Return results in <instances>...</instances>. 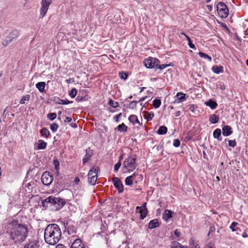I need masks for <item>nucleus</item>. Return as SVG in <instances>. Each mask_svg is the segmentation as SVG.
I'll return each instance as SVG.
<instances>
[{
    "label": "nucleus",
    "mask_w": 248,
    "mask_h": 248,
    "mask_svg": "<svg viewBox=\"0 0 248 248\" xmlns=\"http://www.w3.org/2000/svg\"><path fill=\"white\" fill-rule=\"evenodd\" d=\"M7 227L11 229L10 238L15 244H19L25 241L28 232L27 226L18 223L17 221L13 220L8 224Z\"/></svg>",
    "instance_id": "f257e3e1"
},
{
    "label": "nucleus",
    "mask_w": 248,
    "mask_h": 248,
    "mask_svg": "<svg viewBox=\"0 0 248 248\" xmlns=\"http://www.w3.org/2000/svg\"><path fill=\"white\" fill-rule=\"evenodd\" d=\"M62 236V231L59 226L56 224L48 225L45 230L44 239L49 245L57 244Z\"/></svg>",
    "instance_id": "f03ea898"
},
{
    "label": "nucleus",
    "mask_w": 248,
    "mask_h": 248,
    "mask_svg": "<svg viewBox=\"0 0 248 248\" xmlns=\"http://www.w3.org/2000/svg\"><path fill=\"white\" fill-rule=\"evenodd\" d=\"M98 170L99 168L97 167H93L89 170L88 180L90 184L94 185L96 184Z\"/></svg>",
    "instance_id": "7ed1b4c3"
},
{
    "label": "nucleus",
    "mask_w": 248,
    "mask_h": 248,
    "mask_svg": "<svg viewBox=\"0 0 248 248\" xmlns=\"http://www.w3.org/2000/svg\"><path fill=\"white\" fill-rule=\"evenodd\" d=\"M65 204V201L63 199L59 197H55L52 196L51 198V207L55 208V210H60Z\"/></svg>",
    "instance_id": "20e7f679"
},
{
    "label": "nucleus",
    "mask_w": 248,
    "mask_h": 248,
    "mask_svg": "<svg viewBox=\"0 0 248 248\" xmlns=\"http://www.w3.org/2000/svg\"><path fill=\"white\" fill-rule=\"evenodd\" d=\"M136 159L132 156L125 160L124 163V168L129 171H133L136 167Z\"/></svg>",
    "instance_id": "39448f33"
},
{
    "label": "nucleus",
    "mask_w": 248,
    "mask_h": 248,
    "mask_svg": "<svg viewBox=\"0 0 248 248\" xmlns=\"http://www.w3.org/2000/svg\"><path fill=\"white\" fill-rule=\"evenodd\" d=\"M217 11L219 16L222 18L227 17L229 14V10L227 6L222 2L217 4Z\"/></svg>",
    "instance_id": "423d86ee"
},
{
    "label": "nucleus",
    "mask_w": 248,
    "mask_h": 248,
    "mask_svg": "<svg viewBox=\"0 0 248 248\" xmlns=\"http://www.w3.org/2000/svg\"><path fill=\"white\" fill-rule=\"evenodd\" d=\"M52 0H42L40 18H43L45 16L51 4Z\"/></svg>",
    "instance_id": "0eeeda50"
},
{
    "label": "nucleus",
    "mask_w": 248,
    "mask_h": 248,
    "mask_svg": "<svg viewBox=\"0 0 248 248\" xmlns=\"http://www.w3.org/2000/svg\"><path fill=\"white\" fill-rule=\"evenodd\" d=\"M53 179V176L50 174V172H45L42 175V182L45 185H50L52 183Z\"/></svg>",
    "instance_id": "6e6552de"
},
{
    "label": "nucleus",
    "mask_w": 248,
    "mask_h": 248,
    "mask_svg": "<svg viewBox=\"0 0 248 248\" xmlns=\"http://www.w3.org/2000/svg\"><path fill=\"white\" fill-rule=\"evenodd\" d=\"M146 203L144 202L142 206H137L136 208V212L137 213L140 214V217L141 219H144L147 215V210L146 207Z\"/></svg>",
    "instance_id": "1a4fd4ad"
},
{
    "label": "nucleus",
    "mask_w": 248,
    "mask_h": 248,
    "mask_svg": "<svg viewBox=\"0 0 248 248\" xmlns=\"http://www.w3.org/2000/svg\"><path fill=\"white\" fill-rule=\"evenodd\" d=\"M112 181L116 188L119 192H122L124 191V186L122 181L118 177H114Z\"/></svg>",
    "instance_id": "9d476101"
},
{
    "label": "nucleus",
    "mask_w": 248,
    "mask_h": 248,
    "mask_svg": "<svg viewBox=\"0 0 248 248\" xmlns=\"http://www.w3.org/2000/svg\"><path fill=\"white\" fill-rule=\"evenodd\" d=\"M144 64L148 68H154L155 65V58L149 57L144 61Z\"/></svg>",
    "instance_id": "9b49d317"
},
{
    "label": "nucleus",
    "mask_w": 248,
    "mask_h": 248,
    "mask_svg": "<svg viewBox=\"0 0 248 248\" xmlns=\"http://www.w3.org/2000/svg\"><path fill=\"white\" fill-rule=\"evenodd\" d=\"M71 248H85V247L81 240L78 238L76 239L72 243Z\"/></svg>",
    "instance_id": "f8f14e48"
},
{
    "label": "nucleus",
    "mask_w": 248,
    "mask_h": 248,
    "mask_svg": "<svg viewBox=\"0 0 248 248\" xmlns=\"http://www.w3.org/2000/svg\"><path fill=\"white\" fill-rule=\"evenodd\" d=\"M174 212L169 210H165L163 214V218L166 221H168L169 219L172 217Z\"/></svg>",
    "instance_id": "ddd939ff"
},
{
    "label": "nucleus",
    "mask_w": 248,
    "mask_h": 248,
    "mask_svg": "<svg viewBox=\"0 0 248 248\" xmlns=\"http://www.w3.org/2000/svg\"><path fill=\"white\" fill-rule=\"evenodd\" d=\"M232 128L228 125H225L222 128V134L224 136H228L232 134Z\"/></svg>",
    "instance_id": "4468645a"
},
{
    "label": "nucleus",
    "mask_w": 248,
    "mask_h": 248,
    "mask_svg": "<svg viewBox=\"0 0 248 248\" xmlns=\"http://www.w3.org/2000/svg\"><path fill=\"white\" fill-rule=\"evenodd\" d=\"M39 242L36 241H30L26 243L24 248H38Z\"/></svg>",
    "instance_id": "2eb2a0df"
},
{
    "label": "nucleus",
    "mask_w": 248,
    "mask_h": 248,
    "mask_svg": "<svg viewBox=\"0 0 248 248\" xmlns=\"http://www.w3.org/2000/svg\"><path fill=\"white\" fill-rule=\"evenodd\" d=\"M51 196H49L44 200H42V205L44 207H51Z\"/></svg>",
    "instance_id": "dca6fc26"
},
{
    "label": "nucleus",
    "mask_w": 248,
    "mask_h": 248,
    "mask_svg": "<svg viewBox=\"0 0 248 248\" xmlns=\"http://www.w3.org/2000/svg\"><path fill=\"white\" fill-rule=\"evenodd\" d=\"M19 33L17 30L12 31L9 34L8 38L9 39V42L11 41L13 39L17 38L18 36Z\"/></svg>",
    "instance_id": "f3484780"
},
{
    "label": "nucleus",
    "mask_w": 248,
    "mask_h": 248,
    "mask_svg": "<svg viewBox=\"0 0 248 248\" xmlns=\"http://www.w3.org/2000/svg\"><path fill=\"white\" fill-rule=\"evenodd\" d=\"M178 103L182 102L186 100V94L182 92H179L176 94Z\"/></svg>",
    "instance_id": "a211bd4d"
},
{
    "label": "nucleus",
    "mask_w": 248,
    "mask_h": 248,
    "mask_svg": "<svg viewBox=\"0 0 248 248\" xmlns=\"http://www.w3.org/2000/svg\"><path fill=\"white\" fill-rule=\"evenodd\" d=\"M189 248H200L198 243L193 237H191L189 241Z\"/></svg>",
    "instance_id": "6ab92c4d"
},
{
    "label": "nucleus",
    "mask_w": 248,
    "mask_h": 248,
    "mask_svg": "<svg viewBox=\"0 0 248 248\" xmlns=\"http://www.w3.org/2000/svg\"><path fill=\"white\" fill-rule=\"evenodd\" d=\"M205 104L206 106L209 107L212 109H215L217 106V104L212 99H210L208 101L205 102Z\"/></svg>",
    "instance_id": "aec40b11"
},
{
    "label": "nucleus",
    "mask_w": 248,
    "mask_h": 248,
    "mask_svg": "<svg viewBox=\"0 0 248 248\" xmlns=\"http://www.w3.org/2000/svg\"><path fill=\"white\" fill-rule=\"evenodd\" d=\"M159 62V61L156 59V69H159L160 71L164 69L167 67H168L169 66H171L172 64H159L158 63Z\"/></svg>",
    "instance_id": "412c9836"
},
{
    "label": "nucleus",
    "mask_w": 248,
    "mask_h": 248,
    "mask_svg": "<svg viewBox=\"0 0 248 248\" xmlns=\"http://www.w3.org/2000/svg\"><path fill=\"white\" fill-rule=\"evenodd\" d=\"M135 176V174H133L132 175L128 176L125 178V183L126 185L130 186L133 184L134 178Z\"/></svg>",
    "instance_id": "4be33fe9"
},
{
    "label": "nucleus",
    "mask_w": 248,
    "mask_h": 248,
    "mask_svg": "<svg viewBox=\"0 0 248 248\" xmlns=\"http://www.w3.org/2000/svg\"><path fill=\"white\" fill-rule=\"evenodd\" d=\"M170 248H187V247L182 245L179 242L173 241L170 245Z\"/></svg>",
    "instance_id": "5701e85b"
},
{
    "label": "nucleus",
    "mask_w": 248,
    "mask_h": 248,
    "mask_svg": "<svg viewBox=\"0 0 248 248\" xmlns=\"http://www.w3.org/2000/svg\"><path fill=\"white\" fill-rule=\"evenodd\" d=\"M46 85L45 82H39L36 84V87L40 92H43L45 91Z\"/></svg>",
    "instance_id": "b1692460"
},
{
    "label": "nucleus",
    "mask_w": 248,
    "mask_h": 248,
    "mask_svg": "<svg viewBox=\"0 0 248 248\" xmlns=\"http://www.w3.org/2000/svg\"><path fill=\"white\" fill-rule=\"evenodd\" d=\"M128 120H129V121L131 123H132L134 124H140V122L138 119L137 116L135 115H131L129 117Z\"/></svg>",
    "instance_id": "393cba45"
},
{
    "label": "nucleus",
    "mask_w": 248,
    "mask_h": 248,
    "mask_svg": "<svg viewBox=\"0 0 248 248\" xmlns=\"http://www.w3.org/2000/svg\"><path fill=\"white\" fill-rule=\"evenodd\" d=\"M212 71L216 74H219L223 72V67L221 66L214 65L212 67Z\"/></svg>",
    "instance_id": "a878e982"
},
{
    "label": "nucleus",
    "mask_w": 248,
    "mask_h": 248,
    "mask_svg": "<svg viewBox=\"0 0 248 248\" xmlns=\"http://www.w3.org/2000/svg\"><path fill=\"white\" fill-rule=\"evenodd\" d=\"M65 228L67 229L69 234L75 232L76 231V229L74 226L73 225H69L68 223H67L65 226Z\"/></svg>",
    "instance_id": "bb28decb"
},
{
    "label": "nucleus",
    "mask_w": 248,
    "mask_h": 248,
    "mask_svg": "<svg viewBox=\"0 0 248 248\" xmlns=\"http://www.w3.org/2000/svg\"><path fill=\"white\" fill-rule=\"evenodd\" d=\"M46 142L42 140H39L37 144L38 149H45L46 146Z\"/></svg>",
    "instance_id": "cd10ccee"
},
{
    "label": "nucleus",
    "mask_w": 248,
    "mask_h": 248,
    "mask_svg": "<svg viewBox=\"0 0 248 248\" xmlns=\"http://www.w3.org/2000/svg\"><path fill=\"white\" fill-rule=\"evenodd\" d=\"M167 131L168 128L166 126H161L159 127L157 132L159 135H164L167 132Z\"/></svg>",
    "instance_id": "c85d7f7f"
},
{
    "label": "nucleus",
    "mask_w": 248,
    "mask_h": 248,
    "mask_svg": "<svg viewBox=\"0 0 248 248\" xmlns=\"http://www.w3.org/2000/svg\"><path fill=\"white\" fill-rule=\"evenodd\" d=\"M209 120L212 123L216 124L218 122L219 117L215 114H212L210 116Z\"/></svg>",
    "instance_id": "c756f323"
},
{
    "label": "nucleus",
    "mask_w": 248,
    "mask_h": 248,
    "mask_svg": "<svg viewBox=\"0 0 248 248\" xmlns=\"http://www.w3.org/2000/svg\"><path fill=\"white\" fill-rule=\"evenodd\" d=\"M238 224L236 222H233L230 226V229L232 232H236L237 233L238 231H240V229L237 227Z\"/></svg>",
    "instance_id": "7c9ffc66"
},
{
    "label": "nucleus",
    "mask_w": 248,
    "mask_h": 248,
    "mask_svg": "<svg viewBox=\"0 0 248 248\" xmlns=\"http://www.w3.org/2000/svg\"><path fill=\"white\" fill-rule=\"evenodd\" d=\"M221 130L219 128L216 129L213 132V136L215 138L218 139V140H220L221 136Z\"/></svg>",
    "instance_id": "2f4dec72"
},
{
    "label": "nucleus",
    "mask_w": 248,
    "mask_h": 248,
    "mask_svg": "<svg viewBox=\"0 0 248 248\" xmlns=\"http://www.w3.org/2000/svg\"><path fill=\"white\" fill-rule=\"evenodd\" d=\"M41 135L45 138H47L49 135V132L46 128H43L40 130Z\"/></svg>",
    "instance_id": "473e14b6"
},
{
    "label": "nucleus",
    "mask_w": 248,
    "mask_h": 248,
    "mask_svg": "<svg viewBox=\"0 0 248 248\" xmlns=\"http://www.w3.org/2000/svg\"><path fill=\"white\" fill-rule=\"evenodd\" d=\"M199 55L201 58H202L205 60H207L208 62H211L212 61L211 57L205 53L200 52L199 53Z\"/></svg>",
    "instance_id": "72a5a7b5"
},
{
    "label": "nucleus",
    "mask_w": 248,
    "mask_h": 248,
    "mask_svg": "<svg viewBox=\"0 0 248 248\" xmlns=\"http://www.w3.org/2000/svg\"><path fill=\"white\" fill-rule=\"evenodd\" d=\"M127 129V127L124 123L118 126V130L120 132H125Z\"/></svg>",
    "instance_id": "f704fd0d"
},
{
    "label": "nucleus",
    "mask_w": 248,
    "mask_h": 248,
    "mask_svg": "<svg viewBox=\"0 0 248 248\" xmlns=\"http://www.w3.org/2000/svg\"><path fill=\"white\" fill-rule=\"evenodd\" d=\"M186 38L187 40L188 41V45L189 47L192 49H195L196 47H195V45L192 43L190 37L188 36H186Z\"/></svg>",
    "instance_id": "c9c22d12"
},
{
    "label": "nucleus",
    "mask_w": 248,
    "mask_h": 248,
    "mask_svg": "<svg viewBox=\"0 0 248 248\" xmlns=\"http://www.w3.org/2000/svg\"><path fill=\"white\" fill-rule=\"evenodd\" d=\"M59 127V125L57 124L52 123L50 125V129L53 132H55Z\"/></svg>",
    "instance_id": "e433bc0d"
},
{
    "label": "nucleus",
    "mask_w": 248,
    "mask_h": 248,
    "mask_svg": "<svg viewBox=\"0 0 248 248\" xmlns=\"http://www.w3.org/2000/svg\"><path fill=\"white\" fill-rule=\"evenodd\" d=\"M108 103H109V105L111 107H113L114 108H117L118 106V105H119L118 102H117L116 101H114V100H113L112 99H110L109 100Z\"/></svg>",
    "instance_id": "4c0bfd02"
},
{
    "label": "nucleus",
    "mask_w": 248,
    "mask_h": 248,
    "mask_svg": "<svg viewBox=\"0 0 248 248\" xmlns=\"http://www.w3.org/2000/svg\"><path fill=\"white\" fill-rule=\"evenodd\" d=\"M30 95L29 94H26V95L23 96V98L21 99L20 103L21 104H24L25 103V101H28L30 100Z\"/></svg>",
    "instance_id": "58836bf2"
},
{
    "label": "nucleus",
    "mask_w": 248,
    "mask_h": 248,
    "mask_svg": "<svg viewBox=\"0 0 248 248\" xmlns=\"http://www.w3.org/2000/svg\"><path fill=\"white\" fill-rule=\"evenodd\" d=\"M77 94V91L76 89H72L69 93V95L72 97L74 98Z\"/></svg>",
    "instance_id": "ea45409f"
},
{
    "label": "nucleus",
    "mask_w": 248,
    "mask_h": 248,
    "mask_svg": "<svg viewBox=\"0 0 248 248\" xmlns=\"http://www.w3.org/2000/svg\"><path fill=\"white\" fill-rule=\"evenodd\" d=\"M73 101H69L67 99H60L59 102H58L59 104H62V105H67L70 103H72Z\"/></svg>",
    "instance_id": "a19ab883"
},
{
    "label": "nucleus",
    "mask_w": 248,
    "mask_h": 248,
    "mask_svg": "<svg viewBox=\"0 0 248 248\" xmlns=\"http://www.w3.org/2000/svg\"><path fill=\"white\" fill-rule=\"evenodd\" d=\"M57 117V114L55 113H50L47 114V118L49 120L53 121Z\"/></svg>",
    "instance_id": "79ce46f5"
},
{
    "label": "nucleus",
    "mask_w": 248,
    "mask_h": 248,
    "mask_svg": "<svg viewBox=\"0 0 248 248\" xmlns=\"http://www.w3.org/2000/svg\"><path fill=\"white\" fill-rule=\"evenodd\" d=\"M137 102L136 101H133L132 102H131L130 103V104H129V107L128 108L130 109H134L136 107V106H137Z\"/></svg>",
    "instance_id": "37998d69"
},
{
    "label": "nucleus",
    "mask_w": 248,
    "mask_h": 248,
    "mask_svg": "<svg viewBox=\"0 0 248 248\" xmlns=\"http://www.w3.org/2000/svg\"><path fill=\"white\" fill-rule=\"evenodd\" d=\"M145 117L147 121L151 120L154 117V114L153 112L147 113Z\"/></svg>",
    "instance_id": "c03bdc74"
},
{
    "label": "nucleus",
    "mask_w": 248,
    "mask_h": 248,
    "mask_svg": "<svg viewBox=\"0 0 248 248\" xmlns=\"http://www.w3.org/2000/svg\"><path fill=\"white\" fill-rule=\"evenodd\" d=\"M53 164L55 166V168L56 170H57V172H58V170H59V165L60 163L58 160L55 159L53 160Z\"/></svg>",
    "instance_id": "a18cd8bd"
},
{
    "label": "nucleus",
    "mask_w": 248,
    "mask_h": 248,
    "mask_svg": "<svg viewBox=\"0 0 248 248\" xmlns=\"http://www.w3.org/2000/svg\"><path fill=\"white\" fill-rule=\"evenodd\" d=\"M173 145L175 147H178L180 145V141L178 139H175L173 140Z\"/></svg>",
    "instance_id": "49530a36"
},
{
    "label": "nucleus",
    "mask_w": 248,
    "mask_h": 248,
    "mask_svg": "<svg viewBox=\"0 0 248 248\" xmlns=\"http://www.w3.org/2000/svg\"><path fill=\"white\" fill-rule=\"evenodd\" d=\"M91 157V155L89 154L86 153L85 156L83 159V163L85 164L87 160H88Z\"/></svg>",
    "instance_id": "de8ad7c7"
},
{
    "label": "nucleus",
    "mask_w": 248,
    "mask_h": 248,
    "mask_svg": "<svg viewBox=\"0 0 248 248\" xmlns=\"http://www.w3.org/2000/svg\"><path fill=\"white\" fill-rule=\"evenodd\" d=\"M149 228L150 229H154L155 228V219H153L150 222Z\"/></svg>",
    "instance_id": "09e8293b"
},
{
    "label": "nucleus",
    "mask_w": 248,
    "mask_h": 248,
    "mask_svg": "<svg viewBox=\"0 0 248 248\" xmlns=\"http://www.w3.org/2000/svg\"><path fill=\"white\" fill-rule=\"evenodd\" d=\"M121 166V160H119V161L118 163H117L114 166V170L117 171L119 169Z\"/></svg>",
    "instance_id": "8fccbe9b"
},
{
    "label": "nucleus",
    "mask_w": 248,
    "mask_h": 248,
    "mask_svg": "<svg viewBox=\"0 0 248 248\" xmlns=\"http://www.w3.org/2000/svg\"><path fill=\"white\" fill-rule=\"evenodd\" d=\"M236 141L235 140H230L228 142V144L230 146L234 147L236 145Z\"/></svg>",
    "instance_id": "3c124183"
},
{
    "label": "nucleus",
    "mask_w": 248,
    "mask_h": 248,
    "mask_svg": "<svg viewBox=\"0 0 248 248\" xmlns=\"http://www.w3.org/2000/svg\"><path fill=\"white\" fill-rule=\"evenodd\" d=\"M119 75L122 79H125L127 78V74L125 73H120Z\"/></svg>",
    "instance_id": "603ef678"
},
{
    "label": "nucleus",
    "mask_w": 248,
    "mask_h": 248,
    "mask_svg": "<svg viewBox=\"0 0 248 248\" xmlns=\"http://www.w3.org/2000/svg\"><path fill=\"white\" fill-rule=\"evenodd\" d=\"M205 248H215V245L213 243L209 242L205 246Z\"/></svg>",
    "instance_id": "864d4df0"
},
{
    "label": "nucleus",
    "mask_w": 248,
    "mask_h": 248,
    "mask_svg": "<svg viewBox=\"0 0 248 248\" xmlns=\"http://www.w3.org/2000/svg\"><path fill=\"white\" fill-rule=\"evenodd\" d=\"M161 105V101L159 99H156V108L160 107Z\"/></svg>",
    "instance_id": "5fc2aeb1"
},
{
    "label": "nucleus",
    "mask_w": 248,
    "mask_h": 248,
    "mask_svg": "<svg viewBox=\"0 0 248 248\" xmlns=\"http://www.w3.org/2000/svg\"><path fill=\"white\" fill-rule=\"evenodd\" d=\"M122 116V113H120L117 115L115 116L114 118L115 121L118 122L119 121V118Z\"/></svg>",
    "instance_id": "6e6d98bb"
},
{
    "label": "nucleus",
    "mask_w": 248,
    "mask_h": 248,
    "mask_svg": "<svg viewBox=\"0 0 248 248\" xmlns=\"http://www.w3.org/2000/svg\"><path fill=\"white\" fill-rule=\"evenodd\" d=\"M216 229L215 228L214 226L210 227L209 232H208V235L210 234V233L214 232L215 231Z\"/></svg>",
    "instance_id": "4d7b16f0"
},
{
    "label": "nucleus",
    "mask_w": 248,
    "mask_h": 248,
    "mask_svg": "<svg viewBox=\"0 0 248 248\" xmlns=\"http://www.w3.org/2000/svg\"><path fill=\"white\" fill-rule=\"evenodd\" d=\"M79 182V179L78 177H76L75 180L73 181L74 185H78Z\"/></svg>",
    "instance_id": "13d9d810"
},
{
    "label": "nucleus",
    "mask_w": 248,
    "mask_h": 248,
    "mask_svg": "<svg viewBox=\"0 0 248 248\" xmlns=\"http://www.w3.org/2000/svg\"><path fill=\"white\" fill-rule=\"evenodd\" d=\"M72 118L69 117H67L64 121L65 122L70 123L72 121Z\"/></svg>",
    "instance_id": "bf43d9fd"
},
{
    "label": "nucleus",
    "mask_w": 248,
    "mask_h": 248,
    "mask_svg": "<svg viewBox=\"0 0 248 248\" xmlns=\"http://www.w3.org/2000/svg\"><path fill=\"white\" fill-rule=\"evenodd\" d=\"M219 88L221 90L223 91L226 89V87L224 84H220L219 85Z\"/></svg>",
    "instance_id": "052dcab7"
},
{
    "label": "nucleus",
    "mask_w": 248,
    "mask_h": 248,
    "mask_svg": "<svg viewBox=\"0 0 248 248\" xmlns=\"http://www.w3.org/2000/svg\"><path fill=\"white\" fill-rule=\"evenodd\" d=\"M56 248H66V247L62 244H58L57 245Z\"/></svg>",
    "instance_id": "680f3d73"
},
{
    "label": "nucleus",
    "mask_w": 248,
    "mask_h": 248,
    "mask_svg": "<svg viewBox=\"0 0 248 248\" xmlns=\"http://www.w3.org/2000/svg\"><path fill=\"white\" fill-rule=\"evenodd\" d=\"M174 234L176 236H177L178 237H179L180 235L179 232L178 231V230L177 229H176L174 231Z\"/></svg>",
    "instance_id": "e2e57ef3"
},
{
    "label": "nucleus",
    "mask_w": 248,
    "mask_h": 248,
    "mask_svg": "<svg viewBox=\"0 0 248 248\" xmlns=\"http://www.w3.org/2000/svg\"><path fill=\"white\" fill-rule=\"evenodd\" d=\"M189 109L191 111H194V106L193 105H190V107H189Z\"/></svg>",
    "instance_id": "0e129e2a"
},
{
    "label": "nucleus",
    "mask_w": 248,
    "mask_h": 248,
    "mask_svg": "<svg viewBox=\"0 0 248 248\" xmlns=\"http://www.w3.org/2000/svg\"><path fill=\"white\" fill-rule=\"evenodd\" d=\"M71 126H72L73 127H74V128H76V127H77V125L76 124H75V123H72V124H71Z\"/></svg>",
    "instance_id": "69168bd1"
},
{
    "label": "nucleus",
    "mask_w": 248,
    "mask_h": 248,
    "mask_svg": "<svg viewBox=\"0 0 248 248\" xmlns=\"http://www.w3.org/2000/svg\"><path fill=\"white\" fill-rule=\"evenodd\" d=\"M180 115V112L177 111L175 113V116H179Z\"/></svg>",
    "instance_id": "338daca9"
},
{
    "label": "nucleus",
    "mask_w": 248,
    "mask_h": 248,
    "mask_svg": "<svg viewBox=\"0 0 248 248\" xmlns=\"http://www.w3.org/2000/svg\"><path fill=\"white\" fill-rule=\"evenodd\" d=\"M155 99H154L152 101V105L153 106L155 107Z\"/></svg>",
    "instance_id": "774afa93"
}]
</instances>
